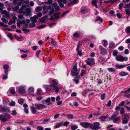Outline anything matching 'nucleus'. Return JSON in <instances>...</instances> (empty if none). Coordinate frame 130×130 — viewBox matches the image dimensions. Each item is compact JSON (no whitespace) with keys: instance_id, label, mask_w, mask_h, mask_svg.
Here are the masks:
<instances>
[{"instance_id":"f257e3e1","label":"nucleus","mask_w":130,"mask_h":130,"mask_svg":"<svg viewBox=\"0 0 130 130\" xmlns=\"http://www.w3.org/2000/svg\"><path fill=\"white\" fill-rule=\"evenodd\" d=\"M77 65L75 64L73 66L71 70V75L74 76H77L78 75L79 72V70H77Z\"/></svg>"},{"instance_id":"f03ea898","label":"nucleus","mask_w":130,"mask_h":130,"mask_svg":"<svg viewBox=\"0 0 130 130\" xmlns=\"http://www.w3.org/2000/svg\"><path fill=\"white\" fill-rule=\"evenodd\" d=\"M116 59L118 61L121 62L127 61L128 60V59L127 57H123L121 55H119L116 56Z\"/></svg>"},{"instance_id":"7ed1b4c3","label":"nucleus","mask_w":130,"mask_h":130,"mask_svg":"<svg viewBox=\"0 0 130 130\" xmlns=\"http://www.w3.org/2000/svg\"><path fill=\"white\" fill-rule=\"evenodd\" d=\"M100 128V123L99 122H94L93 123V124H91V129L93 130H96Z\"/></svg>"},{"instance_id":"20e7f679","label":"nucleus","mask_w":130,"mask_h":130,"mask_svg":"<svg viewBox=\"0 0 130 130\" xmlns=\"http://www.w3.org/2000/svg\"><path fill=\"white\" fill-rule=\"evenodd\" d=\"M87 64L91 66L95 64L94 59L93 58H88L86 60Z\"/></svg>"},{"instance_id":"39448f33","label":"nucleus","mask_w":130,"mask_h":130,"mask_svg":"<svg viewBox=\"0 0 130 130\" xmlns=\"http://www.w3.org/2000/svg\"><path fill=\"white\" fill-rule=\"evenodd\" d=\"M42 103L46 104L47 105H50L52 104V102L51 101V98H48L46 100H44L41 101Z\"/></svg>"},{"instance_id":"423d86ee","label":"nucleus","mask_w":130,"mask_h":130,"mask_svg":"<svg viewBox=\"0 0 130 130\" xmlns=\"http://www.w3.org/2000/svg\"><path fill=\"white\" fill-rule=\"evenodd\" d=\"M18 91L20 93H23L25 92V89L24 86H20L17 87Z\"/></svg>"},{"instance_id":"0eeeda50","label":"nucleus","mask_w":130,"mask_h":130,"mask_svg":"<svg viewBox=\"0 0 130 130\" xmlns=\"http://www.w3.org/2000/svg\"><path fill=\"white\" fill-rule=\"evenodd\" d=\"M81 125L84 127L86 128L88 127L91 128V124L87 122H83L80 123Z\"/></svg>"},{"instance_id":"6e6552de","label":"nucleus","mask_w":130,"mask_h":130,"mask_svg":"<svg viewBox=\"0 0 130 130\" xmlns=\"http://www.w3.org/2000/svg\"><path fill=\"white\" fill-rule=\"evenodd\" d=\"M1 13L2 14H4L3 16L7 18H9L10 17V15L9 14V13L7 12L6 10H3L2 11Z\"/></svg>"},{"instance_id":"1a4fd4ad","label":"nucleus","mask_w":130,"mask_h":130,"mask_svg":"<svg viewBox=\"0 0 130 130\" xmlns=\"http://www.w3.org/2000/svg\"><path fill=\"white\" fill-rule=\"evenodd\" d=\"M5 116H4L3 122H5L7 121L11 118L10 115L6 113H5Z\"/></svg>"},{"instance_id":"9d476101","label":"nucleus","mask_w":130,"mask_h":130,"mask_svg":"<svg viewBox=\"0 0 130 130\" xmlns=\"http://www.w3.org/2000/svg\"><path fill=\"white\" fill-rule=\"evenodd\" d=\"M25 7L26 5L24 4L19 9V13H22L24 14H25Z\"/></svg>"},{"instance_id":"9b49d317","label":"nucleus","mask_w":130,"mask_h":130,"mask_svg":"<svg viewBox=\"0 0 130 130\" xmlns=\"http://www.w3.org/2000/svg\"><path fill=\"white\" fill-rule=\"evenodd\" d=\"M103 46H99V48L100 49V52L103 55H105L106 54L107 52L106 49L104 48H102Z\"/></svg>"},{"instance_id":"f8f14e48","label":"nucleus","mask_w":130,"mask_h":130,"mask_svg":"<svg viewBox=\"0 0 130 130\" xmlns=\"http://www.w3.org/2000/svg\"><path fill=\"white\" fill-rule=\"evenodd\" d=\"M88 11L87 8L86 7H84L81 8L80 12L84 14L87 13Z\"/></svg>"},{"instance_id":"ddd939ff","label":"nucleus","mask_w":130,"mask_h":130,"mask_svg":"<svg viewBox=\"0 0 130 130\" xmlns=\"http://www.w3.org/2000/svg\"><path fill=\"white\" fill-rule=\"evenodd\" d=\"M38 17L37 15H34L33 17H31L30 18V20L31 22L33 23H35L37 22L36 19H37Z\"/></svg>"},{"instance_id":"4468645a","label":"nucleus","mask_w":130,"mask_h":130,"mask_svg":"<svg viewBox=\"0 0 130 130\" xmlns=\"http://www.w3.org/2000/svg\"><path fill=\"white\" fill-rule=\"evenodd\" d=\"M52 87H53V86L52 84H51L50 85H45V88L46 91H48L51 90Z\"/></svg>"},{"instance_id":"2eb2a0df","label":"nucleus","mask_w":130,"mask_h":130,"mask_svg":"<svg viewBox=\"0 0 130 130\" xmlns=\"http://www.w3.org/2000/svg\"><path fill=\"white\" fill-rule=\"evenodd\" d=\"M79 77V76H76L73 79L74 82L76 84H78L79 83V81L80 78Z\"/></svg>"},{"instance_id":"dca6fc26","label":"nucleus","mask_w":130,"mask_h":130,"mask_svg":"<svg viewBox=\"0 0 130 130\" xmlns=\"http://www.w3.org/2000/svg\"><path fill=\"white\" fill-rule=\"evenodd\" d=\"M25 12L26 14H25V17H27L29 16H31V14L30 13V10L28 8H27L25 10Z\"/></svg>"},{"instance_id":"f3484780","label":"nucleus","mask_w":130,"mask_h":130,"mask_svg":"<svg viewBox=\"0 0 130 130\" xmlns=\"http://www.w3.org/2000/svg\"><path fill=\"white\" fill-rule=\"evenodd\" d=\"M47 20V17L46 15L43 17L41 19L40 21V22L42 23H44L46 22Z\"/></svg>"},{"instance_id":"a211bd4d","label":"nucleus","mask_w":130,"mask_h":130,"mask_svg":"<svg viewBox=\"0 0 130 130\" xmlns=\"http://www.w3.org/2000/svg\"><path fill=\"white\" fill-rule=\"evenodd\" d=\"M52 6L55 9L56 11L58 10L60 8L59 6L58 5L57 3H54L53 4Z\"/></svg>"},{"instance_id":"6ab92c4d","label":"nucleus","mask_w":130,"mask_h":130,"mask_svg":"<svg viewBox=\"0 0 130 130\" xmlns=\"http://www.w3.org/2000/svg\"><path fill=\"white\" fill-rule=\"evenodd\" d=\"M54 16L55 19L58 20L60 18V13L56 12L54 13Z\"/></svg>"},{"instance_id":"aec40b11","label":"nucleus","mask_w":130,"mask_h":130,"mask_svg":"<svg viewBox=\"0 0 130 130\" xmlns=\"http://www.w3.org/2000/svg\"><path fill=\"white\" fill-rule=\"evenodd\" d=\"M127 65L125 64L116 65V67L118 69H122L125 67Z\"/></svg>"},{"instance_id":"412c9836","label":"nucleus","mask_w":130,"mask_h":130,"mask_svg":"<svg viewBox=\"0 0 130 130\" xmlns=\"http://www.w3.org/2000/svg\"><path fill=\"white\" fill-rule=\"evenodd\" d=\"M31 112L34 114L36 113L37 111L36 109L35 108L34 106H31Z\"/></svg>"},{"instance_id":"4be33fe9","label":"nucleus","mask_w":130,"mask_h":130,"mask_svg":"<svg viewBox=\"0 0 130 130\" xmlns=\"http://www.w3.org/2000/svg\"><path fill=\"white\" fill-rule=\"evenodd\" d=\"M51 43L52 44V45L54 47L56 46L57 45V42L54 40L53 38H51Z\"/></svg>"},{"instance_id":"5701e85b","label":"nucleus","mask_w":130,"mask_h":130,"mask_svg":"<svg viewBox=\"0 0 130 130\" xmlns=\"http://www.w3.org/2000/svg\"><path fill=\"white\" fill-rule=\"evenodd\" d=\"M52 82L53 84L52 85L54 87H55L56 85H57L58 84V82L57 80L55 79L53 80Z\"/></svg>"},{"instance_id":"b1692460","label":"nucleus","mask_w":130,"mask_h":130,"mask_svg":"<svg viewBox=\"0 0 130 130\" xmlns=\"http://www.w3.org/2000/svg\"><path fill=\"white\" fill-rule=\"evenodd\" d=\"M63 126V123L62 122H60L59 123H57L56 124V125L55 126V128H57L59 127L60 126Z\"/></svg>"},{"instance_id":"393cba45","label":"nucleus","mask_w":130,"mask_h":130,"mask_svg":"<svg viewBox=\"0 0 130 130\" xmlns=\"http://www.w3.org/2000/svg\"><path fill=\"white\" fill-rule=\"evenodd\" d=\"M13 10L19 13V7L18 6H16L13 8Z\"/></svg>"},{"instance_id":"a878e982","label":"nucleus","mask_w":130,"mask_h":130,"mask_svg":"<svg viewBox=\"0 0 130 130\" xmlns=\"http://www.w3.org/2000/svg\"><path fill=\"white\" fill-rule=\"evenodd\" d=\"M108 117L107 115L106 116H102L100 118V120L102 121H106V119Z\"/></svg>"},{"instance_id":"bb28decb","label":"nucleus","mask_w":130,"mask_h":130,"mask_svg":"<svg viewBox=\"0 0 130 130\" xmlns=\"http://www.w3.org/2000/svg\"><path fill=\"white\" fill-rule=\"evenodd\" d=\"M34 91V88L32 87H30L28 90V92L29 93L32 94Z\"/></svg>"},{"instance_id":"cd10ccee","label":"nucleus","mask_w":130,"mask_h":130,"mask_svg":"<svg viewBox=\"0 0 130 130\" xmlns=\"http://www.w3.org/2000/svg\"><path fill=\"white\" fill-rule=\"evenodd\" d=\"M124 117L122 118L123 119H126L127 120H129L128 119L129 118V116L128 114L127 113H125L124 115Z\"/></svg>"},{"instance_id":"c85d7f7f","label":"nucleus","mask_w":130,"mask_h":130,"mask_svg":"<svg viewBox=\"0 0 130 130\" xmlns=\"http://www.w3.org/2000/svg\"><path fill=\"white\" fill-rule=\"evenodd\" d=\"M51 119L49 118H47L45 119L43 121V124H46L49 122L50 120Z\"/></svg>"},{"instance_id":"c756f323","label":"nucleus","mask_w":130,"mask_h":130,"mask_svg":"<svg viewBox=\"0 0 130 130\" xmlns=\"http://www.w3.org/2000/svg\"><path fill=\"white\" fill-rule=\"evenodd\" d=\"M125 31L127 34L130 33V26L126 27L125 29Z\"/></svg>"},{"instance_id":"7c9ffc66","label":"nucleus","mask_w":130,"mask_h":130,"mask_svg":"<svg viewBox=\"0 0 130 130\" xmlns=\"http://www.w3.org/2000/svg\"><path fill=\"white\" fill-rule=\"evenodd\" d=\"M120 75L122 76H124L126 75H128V73L124 72H121L119 73Z\"/></svg>"},{"instance_id":"2f4dec72","label":"nucleus","mask_w":130,"mask_h":130,"mask_svg":"<svg viewBox=\"0 0 130 130\" xmlns=\"http://www.w3.org/2000/svg\"><path fill=\"white\" fill-rule=\"evenodd\" d=\"M107 70L110 72H115V69L113 68H109L107 69Z\"/></svg>"},{"instance_id":"473e14b6","label":"nucleus","mask_w":130,"mask_h":130,"mask_svg":"<svg viewBox=\"0 0 130 130\" xmlns=\"http://www.w3.org/2000/svg\"><path fill=\"white\" fill-rule=\"evenodd\" d=\"M51 7L50 6H47L46 5H44L42 7L43 9L44 10H45L46 9H49Z\"/></svg>"},{"instance_id":"72a5a7b5","label":"nucleus","mask_w":130,"mask_h":130,"mask_svg":"<svg viewBox=\"0 0 130 130\" xmlns=\"http://www.w3.org/2000/svg\"><path fill=\"white\" fill-rule=\"evenodd\" d=\"M6 110L5 107L2 106H0V111H5Z\"/></svg>"},{"instance_id":"f704fd0d","label":"nucleus","mask_w":130,"mask_h":130,"mask_svg":"<svg viewBox=\"0 0 130 130\" xmlns=\"http://www.w3.org/2000/svg\"><path fill=\"white\" fill-rule=\"evenodd\" d=\"M96 0H92V3L93 4H94L96 8H98V6L96 4Z\"/></svg>"},{"instance_id":"c9c22d12","label":"nucleus","mask_w":130,"mask_h":130,"mask_svg":"<svg viewBox=\"0 0 130 130\" xmlns=\"http://www.w3.org/2000/svg\"><path fill=\"white\" fill-rule=\"evenodd\" d=\"M78 126L76 125H72L71 126V128L72 130H75L78 128Z\"/></svg>"},{"instance_id":"e433bc0d","label":"nucleus","mask_w":130,"mask_h":130,"mask_svg":"<svg viewBox=\"0 0 130 130\" xmlns=\"http://www.w3.org/2000/svg\"><path fill=\"white\" fill-rule=\"evenodd\" d=\"M113 55L114 56H116L118 53V52L116 50H114L112 52Z\"/></svg>"},{"instance_id":"4c0bfd02","label":"nucleus","mask_w":130,"mask_h":130,"mask_svg":"<svg viewBox=\"0 0 130 130\" xmlns=\"http://www.w3.org/2000/svg\"><path fill=\"white\" fill-rule=\"evenodd\" d=\"M116 116L117 115L116 114H113L111 116V117L109 118V119L113 120H113L116 118Z\"/></svg>"},{"instance_id":"58836bf2","label":"nucleus","mask_w":130,"mask_h":130,"mask_svg":"<svg viewBox=\"0 0 130 130\" xmlns=\"http://www.w3.org/2000/svg\"><path fill=\"white\" fill-rule=\"evenodd\" d=\"M67 117L68 118L72 119L73 118V116L72 114H69L67 115Z\"/></svg>"},{"instance_id":"ea45409f","label":"nucleus","mask_w":130,"mask_h":130,"mask_svg":"<svg viewBox=\"0 0 130 130\" xmlns=\"http://www.w3.org/2000/svg\"><path fill=\"white\" fill-rule=\"evenodd\" d=\"M120 120V118L119 117H116L113 121V122L115 123H117L118 121Z\"/></svg>"},{"instance_id":"a19ab883","label":"nucleus","mask_w":130,"mask_h":130,"mask_svg":"<svg viewBox=\"0 0 130 130\" xmlns=\"http://www.w3.org/2000/svg\"><path fill=\"white\" fill-rule=\"evenodd\" d=\"M35 10L36 12L41 11L42 10V8L41 7H36Z\"/></svg>"},{"instance_id":"79ce46f5","label":"nucleus","mask_w":130,"mask_h":130,"mask_svg":"<svg viewBox=\"0 0 130 130\" xmlns=\"http://www.w3.org/2000/svg\"><path fill=\"white\" fill-rule=\"evenodd\" d=\"M5 113H4L3 114L0 115V120L2 122L3 121L4 116H5Z\"/></svg>"},{"instance_id":"37998d69","label":"nucleus","mask_w":130,"mask_h":130,"mask_svg":"<svg viewBox=\"0 0 130 130\" xmlns=\"http://www.w3.org/2000/svg\"><path fill=\"white\" fill-rule=\"evenodd\" d=\"M24 100L22 99H20L18 100V103L20 104H22Z\"/></svg>"},{"instance_id":"c03bdc74","label":"nucleus","mask_w":130,"mask_h":130,"mask_svg":"<svg viewBox=\"0 0 130 130\" xmlns=\"http://www.w3.org/2000/svg\"><path fill=\"white\" fill-rule=\"evenodd\" d=\"M120 113L121 115L124 114L125 112L124 108H121L120 110Z\"/></svg>"},{"instance_id":"a18cd8bd","label":"nucleus","mask_w":130,"mask_h":130,"mask_svg":"<svg viewBox=\"0 0 130 130\" xmlns=\"http://www.w3.org/2000/svg\"><path fill=\"white\" fill-rule=\"evenodd\" d=\"M37 130H44V128L41 126H38L37 127Z\"/></svg>"},{"instance_id":"49530a36","label":"nucleus","mask_w":130,"mask_h":130,"mask_svg":"<svg viewBox=\"0 0 130 130\" xmlns=\"http://www.w3.org/2000/svg\"><path fill=\"white\" fill-rule=\"evenodd\" d=\"M128 120H129L122 119V123L123 124H126L128 123Z\"/></svg>"},{"instance_id":"de8ad7c7","label":"nucleus","mask_w":130,"mask_h":130,"mask_svg":"<svg viewBox=\"0 0 130 130\" xmlns=\"http://www.w3.org/2000/svg\"><path fill=\"white\" fill-rule=\"evenodd\" d=\"M103 45L105 47H106L108 43L107 41L106 40H103Z\"/></svg>"},{"instance_id":"09e8293b","label":"nucleus","mask_w":130,"mask_h":130,"mask_svg":"<svg viewBox=\"0 0 130 130\" xmlns=\"http://www.w3.org/2000/svg\"><path fill=\"white\" fill-rule=\"evenodd\" d=\"M39 105L40 109H42L44 108H45L46 107L45 105L43 104H39Z\"/></svg>"},{"instance_id":"8fccbe9b","label":"nucleus","mask_w":130,"mask_h":130,"mask_svg":"<svg viewBox=\"0 0 130 130\" xmlns=\"http://www.w3.org/2000/svg\"><path fill=\"white\" fill-rule=\"evenodd\" d=\"M99 61L101 62H104L105 61V59L103 57H101L99 58Z\"/></svg>"},{"instance_id":"3c124183","label":"nucleus","mask_w":130,"mask_h":130,"mask_svg":"<svg viewBox=\"0 0 130 130\" xmlns=\"http://www.w3.org/2000/svg\"><path fill=\"white\" fill-rule=\"evenodd\" d=\"M54 12V10L53 8H52L49 11V15H51Z\"/></svg>"},{"instance_id":"603ef678","label":"nucleus","mask_w":130,"mask_h":130,"mask_svg":"<svg viewBox=\"0 0 130 130\" xmlns=\"http://www.w3.org/2000/svg\"><path fill=\"white\" fill-rule=\"evenodd\" d=\"M73 36L74 37L76 38H77L79 37V35L78 33L77 32H75Z\"/></svg>"},{"instance_id":"864d4df0","label":"nucleus","mask_w":130,"mask_h":130,"mask_svg":"<svg viewBox=\"0 0 130 130\" xmlns=\"http://www.w3.org/2000/svg\"><path fill=\"white\" fill-rule=\"evenodd\" d=\"M18 18L19 19H23L24 18L23 15L21 14H20L18 16Z\"/></svg>"},{"instance_id":"5fc2aeb1","label":"nucleus","mask_w":130,"mask_h":130,"mask_svg":"<svg viewBox=\"0 0 130 130\" xmlns=\"http://www.w3.org/2000/svg\"><path fill=\"white\" fill-rule=\"evenodd\" d=\"M96 21H100V22H101L102 21V20L101 18L99 17H96Z\"/></svg>"},{"instance_id":"6e6d98bb","label":"nucleus","mask_w":130,"mask_h":130,"mask_svg":"<svg viewBox=\"0 0 130 130\" xmlns=\"http://www.w3.org/2000/svg\"><path fill=\"white\" fill-rule=\"evenodd\" d=\"M125 11L126 14L128 15H129L130 14V12L129 9H125Z\"/></svg>"},{"instance_id":"4d7b16f0","label":"nucleus","mask_w":130,"mask_h":130,"mask_svg":"<svg viewBox=\"0 0 130 130\" xmlns=\"http://www.w3.org/2000/svg\"><path fill=\"white\" fill-rule=\"evenodd\" d=\"M9 68L8 65L7 64H5L3 66V68L4 70H8Z\"/></svg>"},{"instance_id":"13d9d810","label":"nucleus","mask_w":130,"mask_h":130,"mask_svg":"<svg viewBox=\"0 0 130 130\" xmlns=\"http://www.w3.org/2000/svg\"><path fill=\"white\" fill-rule=\"evenodd\" d=\"M35 108L37 110H40V106L39 105V104H36L35 105Z\"/></svg>"},{"instance_id":"bf43d9fd","label":"nucleus","mask_w":130,"mask_h":130,"mask_svg":"<svg viewBox=\"0 0 130 130\" xmlns=\"http://www.w3.org/2000/svg\"><path fill=\"white\" fill-rule=\"evenodd\" d=\"M86 73V71L85 70L83 71L80 74V75L81 76H83Z\"/></svg>"},{"instance_id":"052dcab7","label":"nucleus","mask_w":130,"mask_h":130,"mask_svg":"<svg viewBox=\"0 0 130 130\" xmlns=\"http://www.w3.org/2000/svg\"><path fill=\"white\" fill-rule=\"evenodd\" d=\"M15 102L13 101H12L11 103H10L9 105L11 106H13L15 105Z\"/></svg>"},{"instance_id":"680f3d73","label":"nucleus","mask_w":130,"mask_h":130,"mask_svg":"<svg viewBox=\"0 0 130 130\" xmlns=\"http://www.w3.org/2000/svg\"><path fill=\"white\" fill-rule=\"evenodd\" d=\"M1 19L2 20V21L4 22V23H8V21L5 18H1Z\"/></svg>"},{"instance_id":"e2e57ef3","label":"nucleus","mask_w":130,"mask_h":130,"mask_svg":"<svg viewBox=\"0 0 130 130\" xmlns=\"http://www.w3.org/2000/svg\"><path fill=\"white\" fill-rule=\"evenodd\" d=\"M42 90L40 89H38L37 90V93L39 94H41L42 93Z\"/></svg>"},{"instance_id":"0e129e2a","label":"nucleus","mask_w":130,"mask_h":130,"mask_svg":"<svg viewBox=\"0 0 130 130\" xmlns=\"http://www.w3.org/2000/svg\"><path fill=\"white\" fill-rule=\"evenodd\" d=\"M105 93L102 94L101 96V99L102 100H103L105 98Z\"/></svg>"},{"instance_id":"69168bd1","label":"nucleus","mask_w":130,"mask_h":130,"mask_svg":"<svg viewBox=\"0 0 130 130\" xmlns=\"http://www.w3.org/2000/svg\"><path fill=\"white\" fill-rule=\"evenodd\" d=\"M17 114V112L16 111L14 110H13L11 113V115H12L14 116L15 115H16Z\"/></svg>"},{"instance_id":"338daca9","label":"nucleus","mask_w":130,"mask_h":130,"mask_svg":"<svg viewBox=\"0 0 130 130\" xmlns=\"http://www.w3.org/2000/svg\"><path fill=\"white\" fill-rule=\"evenodd\" d=\"M53 90H55V91L56 92H58L59 90V89L58 88V87H57L56 86H55V87H54Z\"/></svg>"},{"instance_id":"774afa93","label":"nucleus","mask_w":130,"mask_h":130,"mask_svg":"<svg viewBox=\"0 0 130 130\" xmlns=\"http://www.w3.org/2000/svg\"><path fill=\"white\" fill-rule=\"evenodd\" d=\"M125 103V102L124 101H122L119 104V105L120 107L123 106Z\"/></svg>"}]
</instances>
